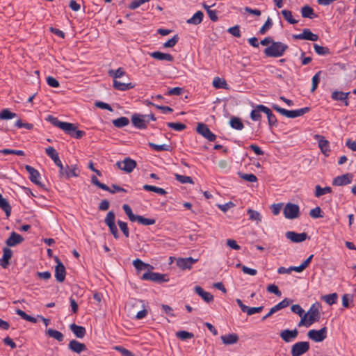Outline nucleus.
Listing matches in <instances>:
<instances>
[{"mask_svg":"<svg viewBox=\"0 0 356 356\" xmlns=\"http://www.w3.org/2000/svg\"><path fill=\"white\" fill-rule=\"evenodd\" d=\"M45 152L59 168V175L60 177L69 179L79 176V172H77V169L75 166L70 167L68 165L65 166L63 165V161H60L58 152L53 147L49 146L47 147Z\"/></svg>","mask_w":356,"mask_h":356,"instance_id":"obj_1","label":"nucleus"},{"mask_svg":"<svg viewBox=\"0 0 356 356\" xmlns=\"http://www.w3.org/2000/svg\"><path fill=\"white\" fill-rule=\"evenodd\" d=\"M289 48L288 45L281 42H273V44L264 49V54L268 57H280Z\"/></svg>","mask_w":356,"mask_h":356,"instance_id":"obj_2","label":"nucleus"},{"mask_svg":"<svg viewBox=\"0 0 356 356\" xmlns=\"http://www.w3.org/2000/svg\"><path fill=\"white\" fill-rule=\"evenodd\" d=\"M272 108L273 110L280 113L281 115H284L289 118H296L307 113L309 111V107H304L297 110L289 111L285 108H281L277 104H273Z\"/></svg>","mask_w":356,"mask_h":356,"instance_id":"obj_3","label":"nucleus"},{"mask_svg":"<svg viewBox=\"0 0 356 356\" xmlns=\"http://www.w3.org/2000/svg\"><path fill=\"white\" fill-rule=\"evenodd\" d=\"M319 304L316 303L313 304L308 312L305 313V316L307 318V324L312 325L315 322H318L321 318V314L319 312Z\"/></svg>","mask_w":356,"mask_h":356,"instance_id":"obj_4","label":"nucleus"},{"mask_svg":"<svg viewBox=\"0 0 356 356\" xmlns=\"http://www.w3.org/2000/svg\"><path fill=\"white\" fill-rule=\"evenodd\" d=\"M283 213L287 219H295L300 216V207L298 204L287 203L284 209Z\"/></svg>","mask_w":356,"mask_h":356,"instance_id":"obj_5","label":"nucleus"},{"mask_svg":"<svg viewBox=\"0 0 356 356\" xmlns=\"http://www.w3.org/2000/svg\"><path fill=\"white\" fill-rule=\"evenodd\" d=\"M115 215L113 211L108 212L104 222L108 227L111 233L113 234L115 239L119 238L120 235L118 234V228L115 223Z\"/></svg>","mask_w":356,"mask_h":356,"instance_id":"obj_6","label":"nucleus"},{"mask_svg":"<svg viewBox=\"0 0 356 356\" xmlns=\"http://www.w3.org/2000/svg\"><path fill=\"white\" fill-rule=\"evenodd\" d=\"M327 329L323 327L320 330H310L307 332V337L315 342H322L327 338Z\"/></svg>","mask_w":356,"mask_h":356,"instance_id":"obj_7","label":"nucleus"},{"mask_svg":"<svg viewBox=\"0 0 356 356\" xmlns=\"http://www.w3.org/2000/svg\"><path fill=\"white\" fill-rule=\"evenodd\" d=\"M309 350V343L299 341L294 343L291 350V356H301Z\"/></svg>","mask_w":356,"mask_h":356,"instance_id":"obj_8","label":"nucleus"},{"mask_svg":"<svg viewBox=\"0 0 356 356\" xmlns=\"http://www.w3.org/2000/svg\"><path fill=\"white\" fill-rule=\"evenodd\" d=\"M196 131L209 141H214L216 139V136L204 123L200 122L197 124Z\"/></svg>","mask_w":356,"mask_h":356,"instance_id":"obj_9","label":"nucleus"},{"mask_svg":"<svg viewBox=\"0 0 356 356\" xmlns=\"http://www.w3.org/2000/svg\"><path fill=\"white\" fill-rule=\"evenodd\" d=\"M116 165L121 170L130 173L136 167V162L131 158L127 157L122 161H118Z\"/></svg>","mask_w":356,"mask_h":356,"instance_id":"obj_10","label":"nucleus"},{"mask_svg":"<svg viewBox=\"0 0 356 356\" xmlns=\"http://www.w3.org/2000/svg\"><path fill=\"white\" fill-rule=\"evenodd\" d=\"M197 259L193 257L179 258L177 259V266L181 270H190L193 264L197 262Z\"/></svg>","mask_w":356,"mask_h":356,"instance_id":"obj_11","label":"nucleus"},{"mask_svg":"<svg viewBox=\"0 0 356 356\" xmlns=\"http://www.w3.org/2000/svg\"><path fill=\"white\" fill-rule=\"evenodd\" d=\"M145 118H147V117H145V115L134 113L131 116V122L136 128L143 129L147 125V120H146Z\"/></svg>","mask_w":356,"mask_h":356,"instance_id":"obj_12","label":"nucleus"},{"mask_svg":"<svg viewBox=\"0 0 356 356\" xmlns=\"http://www.w3.org/2000/svg\"><path fill=\"white\" fill-rule=\"evenodd\" d=\"M293 38L296 40H306L314 42L318 40V35L313 33L310 29H305L302 30L301 33L293 35Z\"/></svg>","mask_w":356,"mask_h":356,"instance_id":"obj_13","label":"nucleus"},{"mask_svg":"<svg viewBox=\"0 0 356 356\" xmlns=\"http://www.w3.org/2000/svg\"><path fill=\"white\" fill-rule=\"evenodd\" d=\"M56 261L57 265L55 268V277L58 282H63L66 275L65 267L57 257H56Z\"/></svg>","mask_w":356,"mask_h":356,"instance_id":"obj_14","label":"nucleus"},{"mask_svg":"<svg viewBox=\"0 0 356 356\" xmlns=\"http://www.w3.org/2000/svg\"><path fill=\"white\" fill-rule=\"evenodd\" d=\"M353 175L351 173H346L345 175L336 177L332 180V185L334 186H346L350 184L353 181Z\"/></svg>","mask_w":356,"mask_h":356,"instance_id":"obj_15","label":"nucleus"},{"mask_svg":"<svg viewBox=\"0 0 356 356\" xmlns=\"http://www.w3.org/2000/svg\"><path fill=\"white\" fill-rule=\"evenodd\" d=\"M286 237L293 243H301L305 241L308 236L305 232L296 233L293 231L286 232L285 234Z\"/></svg>","mask_w":356,"mask_h":356,"instance_id":"obj_16","label":"nucleus"},{"mask_svg":"<svg viewBox=\"0 0 356 356\" xmlns=\"http://www.w3.org/2000/svg\"><path fill=\"white\" fill-rule=\"evenodd\" d=\"M298 335V330L295 328L292 330H284L280 332V336L282 339L286 343H289L297 338Z\"/></svg>","mask_w":356,"mask_h":356,"instance_id":"obj_17","label":"nucleus"},{"mask_svg":"<svg viewBox=\"0 0 356 356\" xmlns=\"http://www.w3.org/2000/svg\"><path fill=\"white\" fill-rule=\"evenodd\" d=\"M13 257V250L8 247L3 248V257L0 259V266L7 268L10 265V259Z\"/></svg>","mask_w":356,"mask_h":356,"instance_id":"obj_18","label":"nucleus"},{"mask_svg":"<svg viewBox=\"0 0 356 356\" xmlns=\"http://www.w3.org/2000/svg\"><path fill=\"white\" fill-rule=\"evenodd\" d=\"M25 169L29 174V179L31 180V181L38 186H42L39 180L40 177V172L33 167L29 165H25Z\"/></svg>","mask_w":356,"mask_h":356,"instance_id":"obj_19","label":"nucleus"},{"mask_svg":"<svg viewBox=\"0 0 356 356\" xmlns=\"http://www.w3.org/2000/svg\"><path fill=\"white\" fill-rule=\"evenodd\" d=\"M24 241V238L19 234L13 232L10 236L6 239V244L9 247H14Z\"/></svg>","mask_w":356,"mask_h":356,"instance_id":"obj_20","label":"nucleus"},{"mask_svg":"<svg viewBox=\"0 0 356 356\" xmlns=\"http://www.w3.org/2000/svg\"><path fill=\"white\" fill-rule=\"evenodd\" d=\"M350 95V92H343L341 91L335 90L332 92L331 98L334 101H341L342 102L345 106L349 105L348 96Z\"/></svg>","mask_w":356,"mask_h":356,"instance_id":"obj_21","label":"nucleus"},{"mask_svg":"<svg viewBox=\"0 0 356 356\" xmlns=\"http://www.w3.org/2000/svg\"><path fill=\"white\" fill-rule=\"evenodd\" d=\"M144 280H151L156 282H162L165 281V275L154 272H147L142 276Z\"/></svg>","mask_w":356,"mask_h":356,"instance_id":"obj_22","label":"nucleus"},{"mask_svg":"<svg viewBox=\"0 0 356 356\" xmlns=\"http://www.w3.org/2000/svg\"><path fill=\"white\" fill-rule=\"evenodd\" d=\"M68 348L77 354H80L83 351H86L87 350L86 346L81 343L75 339H72L70 341L68 344Z\"/></svg>","mask_w":356,"mask_h":356,"instance_id":"obj_23","label":"nucleus"},{"mask_svg":"<svg viewBox=\"0 0 356 356\" xmlns=\"http://www.w3.org/2000/svg\"><path fill=\"white\" fill-rule=\"evenodd\" d=\"M260 110L264 113L268 118V122L270 127H277V120L276 116L273 113L271 110L266 106V107H259Z\"/></svg>","mask_w":356,"mask_h":356,"instance_id":"obj_24","label":"nucleus"},{"mask_svg":"<svg viewBox=\"0 0 356 356\" xmlns=\"http://www.w3.org/2000/svg\"><path fill=\"white\" fill-rule=\"evenodd\" d=\"M149 56L158 60H166L168 62H172L174 60V57L167 53H163L161 51H154L149 54Z\"/></svg>","mask_w":356,"mask_h":356,"instance_id":"obj_25","label":"nucleus"},{"mask_svg":"<svg viewBox=\"0 0 356 356\" xmlns=\"http://www.w3.org/2000/svg\"><path fill=\"white\" fill-rule=\"evenodd\" d=\"M195 291L197 294H198L205 302H211L213 300V296L207 292L205 291L201 286H196L195 287Z\"/></svg>","mask_w":356,"mask_h":356,"instance_id":"obj_26","label":"nucleus"},{"mask_svg":"<svg viewBox=\"0 0 356 356\" xmlns=\"http://www.w3.org/2000/svg\"><path fill=\"white\" fill-rule=\"evenodd\" d=\"M113 86L115 89L120 91H126L135 87L132 83H122L118 80H113Z\"/></svg>","mask_w":356,"mask_h":356,"instance_id":"obj_27","label":"nucleus"},{"mask_svg":"<svg viewBox=\"0 0 356 356\" xmlns=\"http://www.w3.org/2000/svg\"><path fill=\"white\" fill-rule=\"evenodd\" d=\"M70 328L77 338L82 339L86 334V330L84 327L77 325L75 323L71 324Z\"/></svg>","mask_w":356,"mask_h":356,"instance_id":"obj_28","label":"nucleus"},{"mask_svg":"<svg viewBox=\"0 0 356 356\" xmlns=\"http://www.w3.org/2000/svg\"><path fill=\"white\" fill-rule=\"evenodd\" d=\"M0 209L3 210L6 216V218H8L10 216L12 207L9 204L8 201L4 198L2 195L0 193Z\"/></svg>","mask_w":356,"mask_h":356,"instance_id":"obj_29","label":"nucleus"},{"mask_svg":"<svg viewBox=\"0 0 356 356\" xmlns=\"http://www.w3.org/2000/svg\"><path fill=\"white\" fill-rule=\"evenodd\" d=\"M220 339L222 343L225 345L235 344L238 341V336L236 334L232 333L225 335H222Z\"/></svg>","mask_w":356,"mask_h":356,"instance_id":"obj_30","label":"nucleus"},{"mask_svg":"<svg viewBox=\"0 0 356 356\" xmlns=\"http://www.w3.org/2000/svg\"><path fill=\"white\" fill-rule=\"evenodd\" d=\"M301 15L302 17L313 19L316 17V15L314 13V9L308 6L305 5L301 8Z\"/></svg>","mask_w":356,"mask_h":356,"instance_id":"obj_31","label":"nucleus"},{"mask_svg":"<svg viewBox=\"0 0 356 356\" xmlns=\"http://www.w3.org/2000/svg\"><path fill=\"white\" fill-rule=\"evenodd\" d=\"M203 17H204V14L202 11L199 10L197 12H196L192 17H191L190 19H188L186 22L188 24H194V25H197V24H200L202 20H203Z\"/></svg>","mask_w":356,"mask_h":356,"instance_id":"obj_32","label":"nucleus"},{"mask_svg":"<svg viewBox=\"0 0 356 356\" xmlns=\"http://www.w3.org/2000/svg\"><path fill=\"white\" fill-rule=\"evenodd\" d=\"M247 213L249 215V220L256 222L257 224L261 222L262 216L259 211L248 209Z\"/></svg>","mask_w":356,"mask_h":356,"instance_id":"obj_33","label":"nucleus"},{"mask_svg":"<svg viewBox=\"0 0 356 356\" xmlns=\"http://www.w3.org/2000/svg\"><path fill=\"white\" fill-rule=\"evenodd\" d=\"M319 138L318 140V146L321 150V152L324 154H327V152H330V143L328 140L325 139L323 136H317Z\"/></svg>","mask_w":356,"mask_h":356,"instance_id":"obj_34","label":"nucleus"},{"mask_svg":"<svg viewBox=\"0 0 356 356\" xmlns=\"http://www.w3.org/2000/svg\"><path fill=\"white\" fill-rule=\"evenodd\" d=\"M46 334L49 337L56 339L59 342L63 341L64 339V336L60 332L51 328L48 329L46 331Z\"/></svg>","mask_w":356,"mask_h":356,"instance_id":"obj_35","label":"nucleus"},{"mask_svg":"<svg viewBox=\"0 0 356 356\" xmlns=\"http://www.w3.org/2000/svg\"><path fill=\"white\" fill-rule=\"evenodd\" d=\"M332 188L330 186H325L324 188H322L320 185H316L315 186V193L314 195L316 197H320L321 196L332 193Z\"/></svg>","mask_w":356,"mask_h":356,"instance_id":"obj_36","label":"nucleus"},{"mask_svg":"<svg viewBox=\"0 0 356 356\" xmlns=\"http://www.w3.org/2000/svg\"><path fill=\"white\" fill-rule=\"evenodd\" d=\"M148 145L154 150L156 152H162L167 151L170 152L172 150L171 146L169 145L163 144V145H156L153 143H148Z\"/></svg>","mask_w":356,"mask_h":356,"instance_id":"obj_37","label":"nucleus"},{"mask_svg":"<svg viewBox=\"0 0 356 356\" xmlns=\"http://www.w3.org/2000/svg\"><path fill=\"white\" fill-rule=\"evenodd\" d=\"M259 107H266V106L263 104L257 105L255 108L251 111L250 118L254 121H259L261 118V113L262 111L260 110Z\"/></svg>","mask_w":356,"mask_h":356,"instance_id":"obj_38","label":"nucleus"},{"mask_svg":"<svg viewBox=\"0 0 356 356\" xmlns=\"http://www.w3.org/2000/svg\"><path fill=\"white\" fill-rule=\"evenodd\" d=\"M136 221L143 225H152L156 222V220L154 218H146L143 216L138 215L136 216L135 222Z\"/></svg>","mask_w":356,"mask_h":356,"instance_id":"obj_39","label":"nucleus"},{"mask_svg":"<svg viewBox=\"0 0 356 356\" xmlns=\"http://www.w3.org/2000/svg\"><path fill=\"white\" fill-rule=\"evenodd\" d=\"M230 126L236 130H242L244 127V125L239 118L233 117L231 118L229 121Z\"/></svg>","mask_w":356,"mask_h":356,"instance_id":"obj_40","label":"nucleus"},{"mask_svg":"<svg viewBox=\"0 0 356 356\" xmlns=\"http://www.w3.org/2000/svg\"><path fill=\"white\" fill-rule=\"evenodd\" d=\"M113 124L118 128H122L129 124V120L126 117H120L113 120Z\"/></svg>","mask_w":356,"mask_h":356,"instance_id":"obj_41","label":"nucleus"},{"mask_svg":"<svg viewBox=\"0 0 356 356\" xmlns=\"http://www.w3.org/2000/svg\"><path fill=\"white\" fill-rule=\"evenodd\" d=\"M62 130L64 131L65 134L72 137L75 131L76 130V127L74 124L65 122V124H63Z\"/></svg>","mask_w":356,"mask_h":356,"instance_id":"obj_42","label":"nucleus"},{"mask_svg":"<svg viewBox=\"0 0 356 356\" xmlns=\"http://www.w3.org/2000/svg\"><path fill=\"white\" fill-rule=\"evenodd\" d=\"M108 74L111 77H113L114 79L113 80H117V79L123 76L126 74V72L123 68L119 67L116 70H110L108 72Z\"/></svg>","mask_w":356,"mask_h":356,"instance_id":"obj_43","label":"nucleus"},{"mask_svg":"<svg viewBox=\"0 0 356 356\" xmlns=\"http://www.w3.org/2000/svg\"><path fill=\"white\" fill-rule=\"evenodd\" d=\"M143 188L145 191L154 192L160 195H165L167 193L163 188H159L154 186L145 184L143 186Z\"/></svg>","mask_w":356,"mask_h":356,"instance_id":"obj_44","label":"nucleus"},{"mask_svg":"<svg viewBox=\"0 0 356 356\" xmlns=\"http://www.w3.org/2000/svg\"><path fill=\"white\" fill-rule=\"evenodd\" d=\"M16 113L11 112L8 108H4L0 112V119L1 120H10L16 116Z\"/></svg>","mask_w":356,"mask_h":356,"instance_id":"obj_45","label":"nucleus"},{"mask_svg":"<svg viewBox=\"0 0 356 356\" xmlns=\"http://www.w3.org/2000/svg\"><path fill=\"white\" fill-rule=\"evenodd\" d=\"M315 52L321 56H325L330 54V49L326 47H322L318 44H314Z\"/></svg>","mask_w":356,"mask_h":356,"instance_id":"obj_46","label":"nucleus"},{"mask_svg":"<svg viewBox=\"0 0 356 356\" xmlns=\"http://www.w3.org/2000/svg\"><path fill=\"white\" fill-rule=\"evenodd\" d=\"M282 14L284 19L291 24H296L298 23V20L295 19L292 17V13L288 10H282Z\"/></svg>","mask_w":356,"mask_h":356,"instance_id":"obj_47","label":"nucleus"},{"mask_svg":"<svg viewBox=\"0 0 356 356\" xmlns=\"http://www.w3.org/2000/svg\"><path fill=\"white\" fill-rule=\"evenodd\" d=\"M47 120L49 121L54 126L57 127L60 129H63V124H65V122H61L58 120L57 118L54 117L52 115H48L47 118Z\"/></svg>","mask_w":356,"mask_h":356,"instance_id":"obj_48","label":"nucleus"},{"mask_svg":"<svg viewBox=\"0 0 356 356\" xmlns=\"http://www.w3.org/2000/svg\"><path fill=\"white\" fill-rule=\"evenodd\" d=\"M175 179L181 184H193V181L191 177L181 175L179 174L175 175Z\"/></svg>","mask_w":356,"mask_h":356,"instance_id":"obj_49","label":"nucleus"},{"mask_svg":"<svg viewBox=\"0 0 356 356\" xmlns=\"http://www.w3.org/2000/svg\"><path fill=\"white\" fill-rule=\"evenodd\" d=\"M133 265L138 270H145V268H147L148 267H152L149 264L144 263L142 260H140L139 259H135L133 261Z\"/></svg>","mask_w":356,"mask_h":356,"instance_id":"obj_50","label":"nucleus"},{"mask_svg":"<svg viewBox=\"0 0 356 356\" xmlns=\"http://www.w3.org/2000/svg\"><path fill=\"white\" fill-rule=\"evenodd\" d=\"M337 294L336 293L325 295L323 296V300L325 302L328 304L329 305H332L334 303H336L337 300Z\"/></svg>","mask_w":356,"mask_h":356,"instance_id":"obj_51","label":"nucleus"},{"mask_svg":"<svg viewBox=\"0 0 356 356\" xmlns=\"http://www.w3.org/2000/svg\"><path fill=\"white\" fill-rule=\"evenodd\" d=\"M176 336L181 340H186L192 339L193 337V334L185 330H181L176 332Z\"/></svg>","mask_w":356,"mask_h":356,"instance_id":"obj_52","label":"nucleus"},{"mask_svg":"<svg viewBox=\"0 0 356 356\" xmlns=\"http://www.w3.org/2000/svg\"><path fill=\"white\" fill-rule=\"evenodd\" d=\"M273 24V23L271 18L268 17L264 24L259 29V33L262 35L265 34L267 31L272 27Z\"/></svg>","mask_w":356,"mask_h":356,"instance_id":"obj_53","label":"nucleus"},{"mask_svg":"<svg viewBox=\"0 0 356 356\" xmlns=\"http://www.w3.org/2000/svg\"><path fill=\"white\" fill-rule=\"evenodd\" d=\"M167 126L175 131H181L186 129V126L180 122H168Z\"/></svg>","mask_w":356,"mask_h":356,"instance_id":"obj_54","label":"nucleus"},{"mask_svg":"<svg viewBox=\"0 0 356 356\" xmlns=\"http://www.w3.org/2000/svg\"><path fill=\"white\" fill-rule=\"evenodd\" d=\"M321 71H318L312 77V88H311V92H314L316 90L317 87H318V83L320 82V75H321Z\"/></svg>","mask_w":356,"mask_h":356,"instance_id":"obj_55","label":"nucleus"},{"mask_svg":"<svg viewBox=\"0 0 356 356\" xmlns=\"http://www.w3.org/2000/svg\"><path fill=\"white\" fill-rule=\"evenodd\" d=\"M0 153L8 155V154H15L17 156H24V152L22 150L10 149H3L0 150Z\"/></svg>","mask_w":356,"mask_h":356,"instance_id":"obj_56","label":"nucleus"},{"mask_svg":"<svg viewBox=\"0 0 356 356\" xmlns=\"http://www.w3.org/2000/svg\"><path fill=\"white\" fill-rule=\"evenodd\" d=\"M213 86L216 88H225L227 83L225 79L216 77L213 81Z\"/></svg>","mask_w":356,"mask_h":356,"instance_id":"obj_57","label":"nucleus"},{"mask_svg":"<svg viewBox=\"0 0 356 356\" xmlns=\"http://www.w3.org/2000/svg\"><path fill=\"white\" fill-rule=\"evenodd\" d=\"M179 38L178 35H175L171 39L163 44L165 48H172L178 42Z\"/></svg>","mask_w":356,"mask_h":356,"instance_id":"obj_58","label":"nucleus"},{"mask_svg":"<svg viewBox=\"0 0 356 356\" xmlns=\"http://www.w3.org/2000/svg\"><path fill=\"white\" fill-rule=\"evenodd\" d=\"M122 209L131 222H135L136 216L132 212L131 208L128 204H124Z\"/></svg>","mask_w":356,"mask_h":356,"instance_id":"obj_59","label":"nucleus"},{"mask_svg":"<svg viewBox=\"0 0 356 356\" xmlns=\"http://www.w3.org/2000/svg\"><path fill=\"white\" fill-rule=\"evenodd\" d=\"M239 177L249 182H256L257 181V177L254 174H244L241 172H238Z\"/></svg>","mask_w":356,"mask_h":356,"instance_id":"obj_60","label":"nucleus"},{"mask_svg":"<svg viewBox=\"0 0 356 356\" xmlns=\"http://www.w3.org/2000/svg\"><path fill=\"white\" fill-rule=\"evenodd\" d=\"M322 210L319 207H316L312 209L309 211V216L313 218H323Z\"/></svg>","mask_w":356,"mask_h":356,"instance_id":"obj_61","label":"nucleus"},{"mask_svg":"<svg viewBox=\"0 0 356 356\" xmlns=\"http://www.w3.org/2000/svg\"><path fill=\"white\" fill-rule=\"evenodd\" d=\"M236 267H241L242 271L245 274H248L252 276L256 275L257 273V270L256 269L250 268L245 266H241L240 264H236Z\"/></svg>","mask_w":356,"mask_h":356,"instance_id":"obj_62","label":"nucleus"},{"mask_svg":"<svg viewBox=\"0 0 356 356\" xmlns=\"http://www.w3.org/2000/svg\"><path fill=\"white\" fill-rule=\"evenodd\" d=\"M118 224L119 225L120 229L123 232L125 237L129 236V230L127 226V223L125 222H123L122 220H118Z\"/></svg>","mask_w":356,"mask_h":356,"instance_id":"obj_63","label":"nucleus"},{"mask_svg":"<svg viewBox=\"0 0 356 356\" xmlns=\"http://www.w3.org/2000/svg\"><path fill=\"white\" fill-rule=\"evenodd\" d=\"M227 31H228V33H229L234 37H236V38L241 37L240 27L238 25H236L232 27H230Z\"/></svg>","mask_w":356,"mask_h":356,"instance_id":"obj_64","label":"nucleus"}]
</instances>
